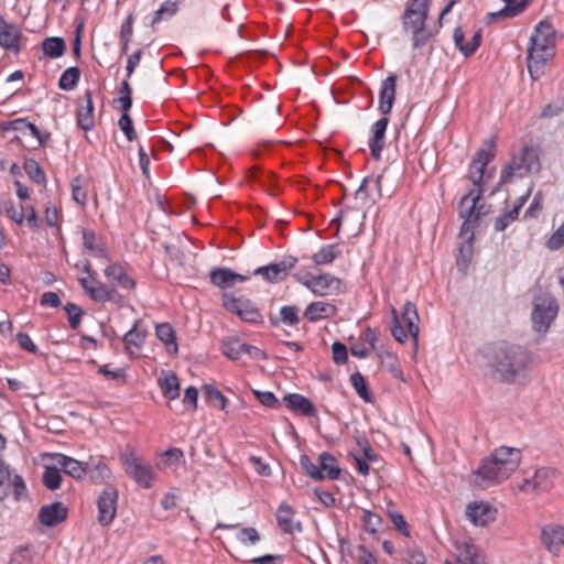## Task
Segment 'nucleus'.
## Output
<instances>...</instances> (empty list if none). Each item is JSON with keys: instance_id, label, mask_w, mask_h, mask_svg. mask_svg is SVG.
<instances>
[{"instance_id": "obj_1", "label": "nucleus", "mask_w": 564, "mask_h": 564, "mask_svg": "<svg viewBox=\"0 0 564 564\" xmlns=\"http://www.w3.org/2000/svg\"><path fill=\"white\" fill-rule=\"evenodd\" d=\"M521 452L516 447L500 446L482 459L478 469L471 474L470 482L486 489L508 479L519 467Z\"/></svg>"}, {"instance_id": "obj_2", "label": "nucleus", "mask_w": 564, "mask_h": 564, "mask_svg": "<svg viewBox=\"0 0 564 564\" xmlns=\"http://www.w3.org/2000/svg\"><path fill=\"white\" fill-rule=\"evenodd\" d=\"M488 362L494 376L503 381L514 382L524 378L531 359L519 346L501 345L489 352Z\"/></svg>"}, {"instance_id": "obj_3", "label": "nucleus", "mask_w": 564, "mask_h": 564, "mask_svg": "<svg viewBox=\"0 0 564 564\" xmlns=\"http://www.w3.org/2000/svg\"><path fill=\"white\" fill-rule=\"evenodd\" d=\"M555 54V31L547 22H540L531 35L528 47V72L533 80L540 78L545 64Z\"/></svg>"}, {"instance_id": "obj_4", "label": "nucleus", "mask_w": 564, "mask_h": 564, "mask_svg": "<svg viewBox=\"0 0 564 564\" xmlns=\"http://www.w3.org/2000/svg\"><path fill=\"white\" fill-rule=\"evenodd\" d=\"M541 151L533 145H525L514 152L500 172L499 185L538 175L541 172Z\"/></svg>"}, {"instance_id": "obj_5", "label": "nucleus", "mask_w": 564, "mask_h": 564, "mask_svg": "<svg viewBox=\"0 0 564 564\" xmlns=\"http://www.w3.org/2000/svg\"><path fill=\"white\" fill-rule=\"evenodd\" d=\"M430 0H409L402 18L403 29L412 34L413 47L424 46L431 32L426 28Z\"/></svg>"}, {"instance_id": "obj_6", "label": "nucleus", "mask_w": 564, "mask_h": 564, "mask_svg": "<svg viewBox=\"0 0 564 564\" xmlns=\"http://www.w3.org/2000/svg\"><path fill=\"white\" fill-rule=\"evenodd\" d=\"M558 304L550 293H540L533 299L531 314L533 329L536 333L545 334L557 316Z\"/></svg>"}, {"instance_id": "obj_7", "label": "nucleus", "mask_w": 564, "mask_h": 564, "mask_svg": "<svg viewBox=\"0 0 564 564\" xmlns=\"http://www.w3.org/2000/svg\"><path fill=\"white\" fill-rule=\"evenodd\" d=\"M120 460L126 474L131 477L140 487L149 489L153 486L155 473L153 468L143 464L133 449L121 453Z\"/></svg>"}, {"instance_id": "obj_8", "label": "nucleus", "mask_w": 564, "mask_h": 564, "mask_svg": "<svg viewBox=\"0 0 564 564\" xmlns=\"http://www.w3.org/2000/svg\"><path fill=\"white\" fill-rule=\"evenodd\" d=\"M541 542L551 555L564 557V524H545L541 530Z\"/></svg>"}, {"instance_id": "obj_9", "label": "nucleus", "mask_w": 564, "mask_h": 564, "mask_svg": "<svg viewBox=\"0 0 564 564\" xmlns=\"http://www.w3.org/2000/svg\"><path fill=\"white\" fill-rule=\"evenodd\" d=\"M297 259L293 256H285L280 262L260 267L253 271L254 275H261L270 283L284 280L289 272L295 267Z\"/></svg>"}, {"instance_id": "obj_10", "label": "nucleus", "mask_w": 564, "mask_h": 564, "mask_svg": "<svg viewBox=\"0 0 564 564\" xmlns=\"http://www.w3.org/2000/svg\"><path fill=\"white\" fill-rule=\"evenodd\" d=\"M118 490L108 486L104 489L97 500L98 522L101 525H109L117 513Z\"/></svg>"}, {"instance_id": "obj_11", "label": "nucleus", "mask_w": 564, "mask_h": 564, "mask_svg": "<svg viewBox=\"0 0 564 564\" xmlns=\"http://www.w3.org/2000/svg\"><path fill=\"white\" fill-rule=\"evenodd\" d=\"M223 305L230 312L236 313L242 321L254 323L261 315L257 307L245 299H237L230 294L223 295Z\"/></svg>"}, {"instance_id": "obj_12", "label": "nucleus", "mask_w": 564, "mask_h": 564, "mask_svg": "<svg viewBox=\"0 0 564 564\" xmlns=\"http://www.w3.org/2000/svg\"><path fill=\"white\" fill-rule=\"evenodd\" d=\"M465 514L474 525L486 527L496 520L497 510L488 502L474 501L466 506Z\"/></svg>"}, {"instance_id": "obj_13", "label": "nucleus", "mask_w": 564, "mask_h": 564, "mask_svg": "<svg viewBox=\"0 0 564 564\" xmlns=\"http://www.w3.org/2000/svg\"><path fill=\"white\" fill-rule=\"evenodd\" d=\"M495 152L491 144L479 149L471 160L468 178L477 187L481 188L486 165L494 159Z\"/></svg>"}, {"instance_id": "obj_14", "label": "nucleus", "mask_w": 564, "mask_h": 564, "mask_svg": "<svg viewBox=\"0 0 564 564\" xmlns=\"http://www.w3.org/2000/svg\"><path fill=\"white\" fill-rule=\"evenodd\" d=\"M554 471L550 468L538 469L532 477L525 478L520 490L527 494H535L549 490L553 486Z\"/></svg>"}, {"instance_id": "obj_15", "label": "nucleus", "mask_w": 564, "mask_h": 564, "mask_svg": "<svg viewBox=\"0 0 564 564\" xmlns=\"http://www.w3.org/2000/svg\"><path fill=\"white\" fill-rule=\"evenodd\" d=\"M365 219V210L355 208H347L343 210L333 223L337 224V231L344 227L347 229L350 237L359 235L362 221Z\"/></svg>"}, {"instance_id": "obj_16", "label": "nucleus", "mask_w": 564, "mask_h": 564, "mask_svg": "<svg viewBox=\"0 0 564 564\" xmlns=\"http://www.w3.org/2000/svg\"><path fill=\"white\" fill-rule=\"evenodd\" d=\"M304 284L318 296L332 295L340 289V280L330 274L312 276L311 279H307Z\"/></svg>"}, {"instance_id": "obj_17", "label": "nucleus", "mask_w": 564, "mask_h": 564, "mask_svg": "<svg viewBox=\"0 0 564 564\" xmlns=\"http://www.w3.org/2000/svg\"><path fill=\"white\" fill-rule=\"evenodd\" d=\"M482 188L471 189L459 203V216L468 221H477L480 215V208L477 204L482 195Z\"/></svg>"}, {"instance_id": "obj_18", "label": "nucleus", "mask_w": 564, "mask_h": 564, "mask_svg": "<svg viewBox=\"0 0 564 564\" xmlns=\"http://www.w3.org/2000/svg\"><path fill=\"white\" fill-rule=\"evenodd\" d=\"M247 280H249L248 275L236 273L228 268H214L210 271V282L220 289H229Z\"/></svg>"}, {"instance_id": "obj_19", "label": "nucleus", "mask_w": 564, "mask_h": 564, "mask_svg": "<svg viewBox=\"0 0 564 564\" xmlns=\"http://www.w3.org/2000/svg\"><path fill=\"white\" fill-rule=\"evenodd\" d=\"M397 76L390 75L382 83L379 95V111L383 116H388L395 100Z\"/></svg>"}, {"instance_id": "obj_20", "label": "nucleus", "mask_w": 564, "mask_h": 564, "mask_svg": "<svg viewBox=\"0 0 564 564\" xmlns=\"http://www.w3.org/2000/svg\"><path fill=\"white\" fill-rule=\"evenodd\" d=\"M455 558L457 564H486L484 555L471 542L457 543Z\"/></svg>"}, {"instance_id": "obj_21", "label": "nucleus", "mask_w": 564, "mask_h": 564, "mask_svg": "<svg viewBox=\"0 0 564 564\" xmlns=\"http://www.w3.org/2000/svg\"><path fill=\"white\" fill-rule=\"evenodd\" d=\"M67 517V509L61 502L43 506L39 512V521L46 527H54Z\"/></svg>"}, {"instance_id": "obj_22", "label": "nucleus", "mask_w": 564, "mask_h": 564, "mask_svg": "<svg viewBox=\"0 0 564 564\" xmlns=\"http://www.w3.org/2000/svg\"><path fill=\"white\" fill-rule=\"evenodd\" d=\"M54 460L55 464L61 467L65 474L75 479H80L87 474L88 463L79 462L63 454H55Z\"/></svg>"}, {"instance_id": "obj_23", "label": "nucleus", "mask_w": 564, "mask_h": 564, "mask_svg": "<svg viewBox=\"0 0 564 564\" xmlns=\"http://www.w3.org/2000/svg\"><path fill=\"white\" fill-rule=\"evenodd\" d=\"M389 123V118L383 116V118L376 121L372 126V137L369 141V147L371 151V155L373 159L379 160L381 156V151L384 147V134Z\"/></svg>"}, {"instance_id": "obj_24", "label": "nucleus", "mask_w": 564, "mask_h": 564, "mask_svg": "<svg viewBox=\"0 0 564 564\" xmlns=\"http://www.w3.org/2000/svg\"><path fill=\"white\" fill-rule=\"evenodd\" d=\"M19 39V30L0 14V46L17 53L20 50Z\"/></svg>"}, {"instance_id": "obj_25", "label": "nucleus", "mask_w": 564, "mask_h": 564, "mask_svg": "<svg viewBox=\"0 0 564 564\" xmlns=\"http://www.w3.org/2000/svg\"><path fill=\"white\" fill-rule=\"evenodd\" d=\"M283 400L292 411L300 412L303 415H315L316 410L313 403L301 394L290 393L286 394Z\"/></svg>"}, {"instance_id": "obj_26", "label": "nucleus", "mask_w": 564, "mask_h": 564, "mask_svg": "<svg viewBox=\"0 0 564 564\" xmlns=\"http://www.w3.org/2000/svg\"><path fill=\"white\" fill-rule=\"evenodd\" d=\"M336 312L333 304L326 302H313L305 310V316L311 321L315 322L323 318L332 317Z\"/></svg>"}, {"instance_id": "obj_27", "label": "nucleus", "mask_w": 564, "mask_h": 564, "mask_svg": "<svg viewBox=\"0 0 564 564\" xmlns=\"http://www.w3.org/2000/svg\"><path fill=\"white\" fill-rule=\"evenodd\" d=\"M402 321L406 325L409 334L412 336V338L416 343L417 336H419L420 317L417 314L416 306L413 303L406 302L404 304L403 312H402Z\"/></svg>"}, {"instance_id": "obj_28", "label": "nucleus", "mask_w": 564, "mask_h": 564, "mask_svg": "<svg viewBox=\"0 0 564 564\" xmlns=\"http://www.w3.org/2000/svg\"><path fill=\"white\" fill-rule=\"evenodd\" d=\"M293 516H294V511L289 505H286V503L280 505L278 512H276V518H278L279 525L286 533H293L295 530L301 531V524L295 523L293 521Z\"/></svg>"}, {"instance_id": "obj_29", "label": "nucleus", "mask_w": 564, "mask_h": 564, "mask_svg": "<svg viewBox=\"0 0 564 564\" xmlns=\"http://www.w3.org/2000/svg\"><path fill=\"white\" fill-rule=\"evenodd\" d=\"M280 105L272 101L263 106L258 113V120L262 126L275 127L280 124Z\"/></svg>"}, {"instance_id": "obj_30", "label": "nucleus", "mask_w": 564, "mask_h": 564, "mask_svg": "<svg viewBox=\"0 0 564 564\" xmlns=\"http://www.w3.org/2000/svg\"><path fill=\"white\" fill-rule=\"evenodd\" d=\"M105 275L123 289H133L135 285L134 281L126 274L124 269L118 264L108 265L105 269Z\"/></svg>"}, {"instance_id": "obj_31", "label": "nucleus", "mask_w": 564, "mask_h": 564, "mask_svg": "<svg viewBox=\"0 0 564 564\" xmlns=\"http://www.w3.org/2000/svg\"><path fill=\"white\" fill-rule=\"evenodd\" d=\"M369 188L370 177H365L358 189L355 192L356 205L352 208L364 210L368 204H373L377 202V197H373V194L370 193Z\"/></svg>"}, {"instance_id": "obj_32", "label": "nucleus", "mask_w": 564, "mask_h": 564, "mask_svg": "<svg viewBox=\"0 0 564 564\" xmlns=\"http://www.w3.org/2000/svg\"><path fill=\"white\" fill-rule=\"evenodd\" d=\"M86 106L80 108L77 112L78 126L84 130H89L94 127V105L91 93L89 90L85 94Z\"/></svg>"}, {"instance_id": "obj_33", "label": "nucleus", "mask_w": 564, "mask_h": 564, "mask_svg": "<svg viewBox=\"0 0 564 564\" xmlns=\"http://www.w3.org/2000/svg\"><path fill=\"white\" fill-rule=\"evenodd\" d=\"M246 343L237 337H229L223 340V354L231 360H239L245 355Z\"/></svg>"}, {"instance_id": "obj_34", "label": "nucleus", "mask_w": 564, "mask_h": 564, "mask_svg": "<svg viewBox=\"0 0 564 564\" xmlns=\"http://www.w3.org/2000/svg\"><path fill=\"white\" fill-rule=\"evenodd\" d=\"M156 336L166 346L170 354H177L178 348L175 341V333L170 324L163 323L158 325Z\"/></svg>"}, {"instance_id": "obj_35", "label": "nucleus", "mask_w": 564, "mask_h": 564, "mask_svg": "<svg viewBox=\"0 0 564 564\" xmlns=\"http://www.w3.org/2000/svg\"><path fill=\"white\" fill-rule=\"evenodd\" d=\"M506 2L505 8L497 12H491L488 14L489 21H495L498 19H505V18H513L518 14H520L524 8L525 2L522 0L521 2H512V0H503Z\"/></svg>"}, {"instance_id": "obj_36", "label": "nucleus", "mask_w": 564, "mask_h": 564, "mask_svg": "<svg viewBox=\"0 0 564 564\" xmlns=\"http://www.w3.org/2000/svg\"><path fill=\"white\" fill-rule=\"evenodd\" d=\"M159 386L164 394L170 400H175L180 395V383L177 377L169 372L164 378H159Z\"/></svg>"}, {"instance_id": "obj_37", "label": "nucleus", "mask_w": 564, "mask_h": 564, "mask_svg": "<svg viewBox=\"0 0 564 564\" xmlns=\"http://www.w3.org/2000/svg\"><path fill=\"white\" fill-rule=\"evenodd\" d=\"M83 245L84 248L94 257L105 258L106 251L100 240L97 238L94 231L83 230Z\"/></svg>"}, {"instance_id": "obj_38", "label": "nucleus", "mask_w": 564, "mask_h": 564, "mask_svg": "<svg viewBox=\"0 0 564 564\" xmlns=\"http://www.w3.org/2000/svg\"><path fill=\"white\" fill-rule=\"evenodd\" d=\"M139 321H135L132 328L126 333L123 341L126 349L131 354L132 348H141L145 339V332L138 328Z\"/></svg>"}, {"instance_id": "obj_39", "label": "nucleus", "mask_w": 564, "mask_h": 564, "mask_svg": "<svg viewBox=\"0 0 564 564\" xmlns=\"http://www.w3.org/2000/svg\"><path fill=\"white\" fill-rule=\"evenodd\" d=\"M319 460V469L324 477H328L330 479H336L339 477L340 469L337 466L336 459L328 453H322L318 457Z\"/></svg>"}, {"instance_id": "obj_40", "label": "nucleus", "mask_w": 564, "mask_h": 564, "mask_svg": "<svg viewBox=\"0 0 564 564\" xmlns=\"http://www.w3.org/2000/svg\"><path fill=\"white\" fill-rule=\"evenodd\" d=\"M42 47L45 55L51 58L61 57L66 50L65 42L62 37H47L43 41Z\"/></svg>"}, {"instance_id": "obj_41", "label": "nucleus", "mask_w": 564, "mask_h": 564, "mask_svg": "<svg viewBox=\"0 0 564 564\" xmlns=\"http://www.w3.org/2000/svg\"><path fill=\"white\" fill-rule=\"evenodd\" d=\"M73 199L80 206L87 203V181L82 176H76L70 183Z\"/></svg>"}, {"instance_id": "obj_42", "label": "nucleus", "mask_w": 564, "mask_h": 564, "mask_svg": "<svg viewBox=\"0 0 564 564\" xmlns=\"http://www.w3.org/2000/svg\"><path fill=\"white\" fill-rule=\"evenodd\" d=\"M80 70L78 67H69L67 68L61 76L58 82V87L62 90H72L75 88L79 80Z\"/></svg>"}, {"instance_id": "obj_43", "label": "nucleus", "mask_w": 564, "mask_h": 564, "mask_svg": "<svg viewBox=\"0 0 564 564\" xmlns=\"http://www.w3.org/2000/svg\"><path fill=\"white\" fill-rule=\"evenodd\" d=\"M338 254H339V251L337 250L336 245H327V246L321 248L313 256L312 259L318 265L328 264V263H332Z\"/></svg>"}, {"instance_id": "obj_44", "label": "nucleus", "mask_w": 564, "mask_h": 564, "mask_svg": "<svg viewBox=\"0 0 564 564\" xmlns=\"http://www.w3.org/2000/svg\"><path fill=\"white\" fill-rule=\"evenodd\" d=\"M11 489V469L8 464L0 459V501H3Z\"/></svg>"}, {"instance_id": "obj_45", "label": "nucleus", "mask_w": 564, "mask_h": 564, "mask_svg": "<svg viewBox=\"0 0 564 564\" xmlns=\"http://www.w3.org/2000/svg\"><path fill=\"white\" fill-rule=\"evenodd\" d=\"M59 468L61 467L57 465L54 467H46L43 473V482L51 490H55L61 486L62 476Z\"/></svg>"}, {"instance_id": "obj_46", "label": "nucleus", "mask_w": 564, "mask_h": 564, "mask_svg": "<svg viewBox=\"0 0 564 564\" xmlns=\"http://www.w3.org/2000/svg\"><path fill=\"white\" fill-rule=\"evenodd\" d=\"M24 170L28 176L35 183L42 184L45 182V174L40 164L35 160H26L24 162Z\"/></svg>"}, {"instance_id": "obj_47", "label": "nucleus", "mask_w": 564, "mask_h": 564, "mask_svg": "<svg viewBox=\"0 0 564 564\" xmlns=\"http://www.w3.org/2000/svg\"><path fill=\"white\" fill-rule=\"evenodd\" d=\"M361 521L365 531L370 534H376L381 524V518L369 510L364 511Z\"/></svg>"}, {"instance_id": "obj_48", "label": "nucleus", "mask_w": 564, "mask_h": 564, "mask_svg": "<svg viewBox=\"0 0 564 564\" xmlns=\"http://www.w3.org/2000/svg\"><path fill=\"white\" fill-rule=\"evenodd\" d=\"M281 321L284 325L295 326L299 324V307L295 305L283 306L280 310Z\"/></svg>"}, {"instance_id": "obj_49", "label": "nucleus", "mask_w": 564, "mask_h": 564, "mask_svg": "<svg viewBox=\"0 0 564 564\" xmlns=\"http://www.w3.org/2000/svg\"><path fill=\"white\" fill-rule=\"evenodd\" d=\"M351 386L355 388L358 395L366 402L370 401V395L367 389L365 378L359 373L355 372L350 376Z\"/></svg>"}, {"instance_id": "obj_50", "label": "nucleus", "mask_w": 564, "mask_h": 564, "mask_svg": "<svg viewBox=\"0 0 564 564\" xmlns=\"http://www.w3.org/2000/svg\"><path fill=\"white\" fill-rule=\"evenodd\" d=\"M300 463L305 473L315 480L324 479V474L319 469V466L310 460L306 455H302L300 458Z\"/></svg>"}, {"instance_id": "obj_51", "label": "nucleus", "mask_w": 564, "mask_h": 564, "mask_svg": "<svg viewBox=\"0 0 564 564\" xmlns=\"http://www.w3.org/2000/svg\"><path fill=\"white\" fill-rule=\"evenodd\" d=\"M204 391H205L207 399L214 406H217L220 410L225 409L226 398L219 390L213 388L212 386H205Z\"/></svg>"}, {"instance_id": "obj_52", "label": "nucleus", "mask_w": 564, "mask_h": 564, "mask_svg": "<svg viewBox=\"0 0 564 564\" xmlns=\"http://www.w3.org/2000/svg\"><path fill=\"white\" fill-rule=\"evenodd\" d=\"M518 209L512 208L511 210L501 214L495 221V229L497 231H503L512 221L518 218Z\"/></svg>"}, {"instance_id": "obj_53", "label": "nucleus", "mask_w": 564, "mask_h": 564, "mask_svg": "<svg viewBox=\"0 0 564 564\" xmlns=\"http://www.w3.org/2000/svg\"><path fill=\"white\" fill-rule=\"evenodd\" d=\"M237 539L245 545H253L260 540V535L254 528H242L238 532Z\"/></svg>"}, {"instance_id": "obj_54", "label": "nucleus", "mask_w": 564, "mask_h": 564, "mask_svg": "<svg viewBox=\"0 0 564 564\" xmlns=\"http://www.w3.org/2000/svg\"><path fill=\"white\" fill-rule=\"evenodd\" d=\"M65 311L67 313V316H68V323H69V326L73 328V329H76L78 328L79 324H80V317L83 316L84 312L82 311L80 307H78L77 305L73 304V303H68L66 306H65Z\"/></svg>"}, {"instance_id": "obj_55", "label": "nucleus", "mask_w": 564, "mask_h": 564, "mask_svg": "<svg viewBox=\"0 0 564 564\" xmlns=\"http://www.w3.org/2000/svg\"><path fill=\"white\" fill-rule=\"evenodd\" d=\"M87 474L90 475V478L95 481H102L110 477V469L101 463H98L94 468L88 464Z\"/></svg>"}, {"instance_id": "obj_56", "label": "nucleus", "mask_w": 564, "mask_h": 564, "mask_svg": "<svg viewBox=\"0 0 564 564\" xmlns=\"http://www.w3.org/2000/svg\"><path fill=\"white\" fill-rule=\"evenodd\" d=\"M118 124L129 141H133L137 138V133L132 124V119L128 113L122 115Z\"/></svg>"}, {"instance_id": "obj_57", "label": "nucleus", "mask_w": 564, "mask_h": 564, "mask_svg": "<svg viewBox=\"0 0 564 564\" xmlns=\"http://www.w3.org/2000/svg\"><path fill=\"white\" fill-rule=\"evenodd\" d=\"M165 250L171 260L175 261L180 265H184L187 262V254L175 245L165 246Z\"/></svg>"}, {"instance_id": "obj_58", "label": "nucleus", "mask_w": 564, "mask_h": 564, "mask_svg": "<svg viewBox=\"0 0 564 564\" xmlns=\"http://www.w3.org/2000/svg\"><path fill=\"white\" fill-rule=\"evenodd\" d=\"M109 289L107 285L105 284H101L99 282H95L93 284V288L89 289V295L93 300L95 301H98V302H104L106 301V297L108 295V292H109Z\"/></svg>"}, {"instance_id": "obj_59", "label": "nucleus", "mask_w": 564, "mask_h": 564, "mask_svg": "<svg viewBox=\"0 0 564 564\" xmlns=\"http://www.w3.org/2000/svg\"><path fill=\"white\" fill-rule=\"evenodd\" d=\"M184 454L182 449L173 447L162 454L163 463L167 466L176 465L181 462Z\"/></svg>"}, {"instance_id": "obj_60", "label": "nucleus", "mask_w": 564, "mask_h": 564, "mask_svg": "<svg viewBox=\"0 0 564 564\" xmlns=\"http://www.w3.org/2000/svg\"><path fill=\"white\" fill-rule=\"evenodd\" d=\"M253 394L263 405L268 408H275L279 405V400L270 391L253 390Z\"/></svg>"}, {"instance_id": "obj_61", "label": "nucleus", "mask_w": 564, "mask_h": 564, "mask_svg": "<svg viewBox=\"0 0 564 564\" xmlns=\"http://www.w3.org/2000/svg\"><path fill=\"white\" fill-rule=\"evenodd\" d=\"M546 245L551 250H556L564 246V223L550 237Z\"/></svg>"}, {"instance_id": "obj_62", "label": "nucleus", "mask_w": 564, "mask_h": 564, "mask_svg": "<svg viewBox=\"0 0 564 564\" xmlns=\"http://www.w3.org/2000/svg\"><path fill=\"white\" fill-rule=\"evenodd\" d=\"M392 313H393V327L391 329L392 335L395 338V340H398L399 343H404L408 338V335L404 332V329L397 316V312L394 308L392 310Z\"/></svg>"}, {"instance_id": "obj_63", "label": "nucleus", "mask_w": 564, "mask_h": 564, "mask_svg": "<svg viewBox=\"0 0 564 564\" xmlns=\"http://www.w3.org/2000/svg\"><path fill=\"white\" fill-rule=\"evenodd\" d=\"M333 359L336 364H344L347 360V349L341 343H334L332 346Z\"/></svg>"}, {"instance_id": "obj_64", "label": "nucleus", "mask_w": 564, "mask_h": 564, "mask_svg": "<svg viewBox=\"0 0 564 564\" xmlns=\"http://www.w3.org/2000/svg\"><path fill=\"white\" fill-rule=\"evenodd\" d=\"M197 398H198L197 389L194 387H188L185 390L183 402L185 403V405H188V409L191 411H194L197 406Z\"/></svg>"}]
</instances>
